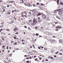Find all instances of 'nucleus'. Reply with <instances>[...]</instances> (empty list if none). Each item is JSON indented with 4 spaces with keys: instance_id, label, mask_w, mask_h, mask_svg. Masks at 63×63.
Here are the masks:
<instances>
[{
    "instance_id": "nucleus-1",
    "label": "nucleus",
    "mask_w": 63,
    "mask_h": 63,
    "mask_svg": "<svg viewBox=\"0 0 63 63\" xmlns=\"http://www.w3.org/2000/svg\"><path fill=\"white\" fill-rule=\"evenodd\" d=\"M37 18H36L35 19H34L33 20V25H36L37 23H38V22L37 21Z\"/></svg>"
},
{
    "instance_id": "nucleus-2",
    "label": "nucleus",
    "mask_w": 63,
    "mask_h": 63,
    "mask_svg": "<svg viewBox=\"0 0 63 63\" xmlns=\"http://www.w3.org/2000/svg\"><path fill=\"white\" fill-rule=\"evenodd\" d=\"M59 14L60 16H63V13H62L61 12H59Z\"/></svg>"
},
{
    "instance_id": "nucleus-3",
    "label": "nucleus",
    "mask_w": 63,
    "mask_h": 63,
    "mask_svg": "<svg viewBox=\"0 0 63 63\" xmlns=\"http://www.w3.org/2000/svg\"><path fill=\"white\" fill-rule=\"evenodd\" d=\"M38 22L40 23L41 22V21H42V19H40V17H38Z\"/></svg>"
},
{
    "instance_id": "nucleus-4",
    "label": "nucleus",
    "mask_w": 63,
    "mask_h": 63,
    "mask_svg": "<svg viewBox=\"0 0 63 63\" xmlns=\"http://www.w3.org/2000/svg\"><path fill=\"white\" fill-rule=\"evenodd\" d=\"M24 5L26 6H28V7H32V5H31V4H26L25 3L24 4Z\"/></svg>"
},
{
    "instance_id": "nucleus-5",
    "label": "nucleus",
    "mask_w": 63,
    "mask_h": 63,
    "mask_svg": "<svg viewBox=\"0 0 63 63\" xmlns=\"http://www.w3.org/2000/svg\"><path fill=\"white\" fill-rule=\"evenodd\" d=\"M29 23L30 24H33V23H32L31 22L32 21V20H30L29 21Z\"/></svg>"
},
{
    "instance_id": "nucleus-6",
    "label": "nucleus",
    "mask_w": 63,
    "mask_h": 63,
    "mask_svg": "<svg viewBox=\"0 0 63 63\" xmlns=\"http://www.w3.org/2000/svg\"><path fill=\"white\" fill-rule=\"evenodd\" d=\"M37 15L36 13V12H34L33 14H32V16H36Z\"/></svg>"
},
{
    "instance_id": "nucleus-7",
    "label": "nucleus",
    "mask_w": 63,
    "mask_h": 63,
    "mask_svg": "<svg viewBox=\"0 0 63 63\" xmlns=\"http://www.w3.org/2000/svg\"><path fill=\"white\" fill-rule=\"evenodd\" d=\"M58 11H59V12H62V11H63V10L62 9H59V10H58Z\"/></svg>"
},
{
    "instance_id": "nucleus-8",
    "label": "nucleus",
    "mask_w": 63,
    "mask_h": 63,
    "mask_svg": "<svg viewBox=\"0 0 63 63\" xmlns=\"http://www.w3.org/2000/svg\"><path fill=\"white\" fill-rule=\"evenodd\" d=\"M58 11V10H56L54 11V13H57Z\"/></svg>"
},
{
    "instance_id": "nucleus-9",
    "label": "nucleus",
    "mask_w": 63,
    "mask_h": 63,
    "mask_svg": "<svg viewBox=\"0 0 63 63\" xmlns=\"http://www.w3.org/2000/svg\"><path fill=\"white\" fill-rule=\"evenodd\" d=\"M42 17L43 18H46V15L44 14H43L42 15Z\"/></svg>"
},
{
    "instance_id": "nucleus-10",
    "label": "nucleus",
    "mask_w": 63,
    "mask_h": 63,
    "mask_svg": "<svg viewBox=\"0 0 63 63\" xmlns=\"http://www.w3.org/2000/svg\"><path fill=\"white\" fill-rule=\"evenodd\" d=\"M9 17L10 18V19H12V18L14 19V17H13V16H9Z\"/></svg>"
},
{
    "instance_id": "nucleus-11",
    "label": "nucleus",
    "mask_w": 63,
    "mask_h": 63,
    "mask_svg": "<svg viewBox=\"0 0 63 63\" xmlns=\"http://www.w3.org/2000/svg\"><path fill=\"white\" fill-rule=\"evenodd\" d=\"M55 40H53L51 41V43H53V42H55Z\"/></svg>"
},
{
    "instance_id": "nucleus-12",
    "label": "nucleus",
    "mask_w": 63,
    "mask_h": 63,
    "mask_svg": "<svg viewBox=\"0 0 63 63\" xmlns=\"http://www.w3.org/2000/svg\"><path fill=\"white\" fill-rule=\"evenodd\" d=\"M24 14H25V15H26V16H27V14L26 13V11H25L24 12Z\"/></svg>"
},
{
    "instance_id": "nucleus-13",
    "label": "nucleus",
    "mask_w": 63,
    "mask_h": 63,
    "mask_svg": "<svg viewBox=\"0 0 63 63\" xmlns=\"http://www.w3.org/2000/svg\"><path fill=\"white\" fill-rule=\"evenodd\" d=\"M59 41L60 43H61L62 42V40L61 39H60L59 40Z\"/></svg>"
},
{
    "instance_id": "nucleus-14",
    "label": "nucleus",
    "mask_w": 63,
    "mask_h": 63,
    "mask_svg": "<svg viewBox=\"0 0 63 63\" xmlns=\"http://www.w3.org/2000/svg\"><path fill=\"white\" fill-rule=\"evenodd\" d=\"M42 14H40V13H38V15H37V16H40V15H42Z\"/></svg>"
},
{
    "instance_id": "nucleus-15",
    "label": "nucleus",
    "mask_w": 63,
    "mask_h": 63,
    "mask_svg": "<svg viewBox=\"0 0 63 63\" xmlns=\"http://www.w3.org/2000/svg\"><path fill=\"white\" fill-rule=\"evenodd\" d=\"M59 0H57V4L58 5H59Z\"/></svg>"
},
{
    "instance_id": "nucleus-16",
    "label": "nucleus",
    "mask_w": 63,
    "mask_h": 63,
    "mask_svg": "<svg viewBox=\"0 0 63 63\" xmlns=\"http://www.w3.org/2000/svg\"><path fill=\"white\" fill-rule=\"evenodd\" d=\"M60 4L61 5H62L63 4V2H60Z\"/></svg>"
},
{
    "instance_id": "nucleus-17",
    "label": "nucleus",
    "mask_w": 63,
    "mask_h": 63,
    "mask_svg": "<svg viewBox=\"0 0 63 63\" xmlns=\"http://www.w3.org/2000/svg\"><path fill=\"white\" fill-rule=\"evenodd\" d=\"M16 29H17V28L16 27L15 29H14V31H16Z\"/></svg>"
},
{
    "instance_id": "nucleus-18",
    "label": "nucleus",
    "mask_w": 63,
    "mask_h": 63,
    "mask_svg": "<svg viewBox=\"0 0 63 63\" xmlns=\"http://www.w3.org/2000/svg\"><path fill=\"white\" fill-rule=\"evenodd\" d=\"M8 15H10L11 14V12H9L7 13Z\"/></svg>"
},
{
    "instance_id": "nucleus-19",
    "label": "nucleus",
    "mask_w": 63,
    "mask_h": 63,
    "mask_svg": "<svg viewBox=\"0 0 63 63\" xmlns=\"http://www.w3.org/2000/svg\"><path fill=\"white\" fill-rule=\"evenodd\" d=\"M56 18H58L59 19H60V18L59 17H58L57 16L56 17Z\"/></svg>"
},
{
    "instance_id": "nucleus-20",
    "label": "nucleus",
    "mask_w": 63,
    "mask_h": 63,
    "mask_svg": "<svg viewBox=\"0 0 63 63\" xmlns=\"http://www.w3.org/2000/svg\"><path fill=\"white\" fill-rule=\"evenodd\" d=\"M0 28H2V27H3V25H2V26H0Z\"/></svg>"
},
{
    "instance_id": "nucleus-21",
    "label": "nucleus",
    "mask_w": 63,
    "mask_h": 63,
    "mask_svg": "<svg viewBox=\"0 0 63 63\" xmlns=\"http://www.w3.org/2000/svg\"><path fill=\"white\" fill-rule=\"evenodd\" d=\"M55 24H57V23H58V22H55Z\"/></svg>"
},
{
    "instance_id": "nucleus-22",
    "label": "nucleus",
    "mask_w": 63,
    "mask_h": 63,
    "mask_svg": "<svg viewBox=\"0 0 63 63\" xmlns=\"http://www.w3.org/2000/svg\"><path fill=\"white\" fill-rule=\"evenodd\" d=\"M6 31H10V30L9 29H6Z\"/></svg>"
},
{
    "instance_id": "nucleus-23",
    "label": "nucleus",
    "mask_w": 63,
    "mask_h": 63,
    "mask_svg": "<svg viewBox=\"0 0 63 63\" xmlns=\"http://www.w3.org/2000/svg\"><path fill=\"white\" fill-rule=\"evenodd\" d=\"M50 58L51 59H53V57H51Z\"/></svg>"
},
{
    "instance_id": "nucleus-24",
    "label": "nucleus",
    "mask_w": 63,
    "mask_h": 63,
    "mask_svg": "<svg viewBox=\"0 0 63 63\" xmlns=\"http://www.w3.org/2000/svg\"><path fill=\"white\" fill-rule=\"evenodd\" d=\"M34 13H35V14H37V13H38V12L37 11H35L34 12Z\"/></svg>"
},
{
    "instance_id": "nucleus-25",
    "label": "nucleus",
    "mask_w": 63,
    "mask_h": 63,
    "mask_svg": "<svg viewBox=\"0 0 63 63\" xmlns=\"http://www.w3.org/2000/svg\"><path fill=\"white\" fill-rule=\"evenodd\" d=\"M24 16L25 17H26V18H27V16H26V15H24Z\"/></svg>"
},
{
    "instance_id": "nucleus-26",
    "label": "nucleus",
    "mask_w": 63,
    "mask_h": 63,
    "mask_svg": "<svg viewBox=\"0 0 63 63\" xmlns=\"http://www.w3.org/2000/svg\"><path fill=\"white\" fill-rule=\"evenodd\" d=\"M37 60H38V59L37 58H36L34 59V60H35V61H37Z\"/></svg>"
},
{
    "instance_id": "nucleus-27",
    "label": "nucleus",
    "mask_w": 63,
    "mask_h": 63,
    "mask_svg": "<svg viewBox=\"0 0 63 63\" xmlns=\"http://www.w3.org/2000/svg\"><path fill=\"white\" fill-rule=\"evenodd\" d=\"M32 43H34V41L33 40H32Z\"/></svg>"
},
{
    "instance_id": "nucleus-28",
    "label": "nucleus",
    "mask_w": 63,
    "mask_h": 63,
    "mask_svg": "<svg viewBox=\"0 0 63 63\" xmlns=\"http://www.w3.org/2000/svg\"><path fill=\"white\" fill-rule=\"evenodd\" d=\"M18 34V32H17L15 33V34Z\"/></svg>"
},
{
    "instance_id": "nucleus-29",
    "label": "nucleus",
    "mask_w": 63,
    "mask_h": 63,
    "mask_svg": "<svg viewBox=\"0 0 63 63\" xmlns=\"http://www.w3.org/2000/svg\"><path fill=\"white\" fill-rule=\"evenodd\" d=\"M2 40H3V41H4V38H2Z\"/></svg>"
},
{
    "instance_id": "nucleus-30",
    "label": "nucleus",
    "mask_w": 63,
    "mask_h": 63,
    "mask_svg": "<svg viewBox=\"0 0 63 63\" xmlns=\"http://www.w3.org/2000/svg\"><path fill=\"white\" fill-rule=\"evenodd\" d=\"M6 49H9V47H8V46H7Z\"/></svg>"
},
{
    "instance_id": "nucleus-31",
    "label": "nucleus",
    "mask_w": 63,
    "mask_h": 63,
    "mask_svg": "<svg viewBox=\"0 0 63 63\" xmlns=\"http://www.w3.org/2000/svg\"><path fill=\"white\" fill-rule=\"evenodd\" d=\"M36 36H38V35H39V34L38 33H36Z\"/></svg>"
},
{
    "instance_id": "nucleus-32",
    "label": "nucleus",
    "mask_w": 63,
    "mask_h": 63,
    "mask_svg": "<svg viewBox=\"0 0 63 63\" xmlns=\"http://www.w3.org/2000/svg\"><path fill=\"white\" fill-rule=\"evenodd\" d=\"M33 7H36V5H35V4L33 5Z\"/></svg>"
},
{
    "instance_id": "nucleus-33",
    "label": "nucleus",
    "mask_w": 63,
    "mask_h": 63,
    "mask_svg": "<svg viewBox=\"0 0 63 63\" xmlns=\"http://www.w3.org/2000/svg\"><path fill=\"white\" fill-rule=\"evenodd\" d=\"M29 61H28L26 62L27 63H29Z\"/></svg>"
},
{
    "instance_id": "nucleus-34",
    "label": "nucleus",
    "mask_w": 63,
    "mask_h": 63,
    "mask_svg": "<svg viewBox=\"0 0 63 63\" xmlns=\"http://www.w3.org/2000/svg\"><path fill=\"white\" fill-rule=\"evenodd\" d=\"M35 28L36 29H38V28H37V27H35Z\"/></svg>"
},
{
    "instance_id": "nucleus-35",
    "label": "nucleus",
    "mask_w": 63,
    "mask_h": 63,
    "mask_svg": "<svg viewBox=\"0 0 63 63\" xmlns=\"http://www.w3.org/2000/svg\"><path fill=\"white\" fill-rule=\"evenodd\" d=\"M21 16L22 17H23V15L22 14Z\"/></svg>"
},
{
    "instance_id": "nucleus-36",
    "label": "nucleus",
    "mask_w": 63,
    "mask_h": 63,
    "mask_svg": "<svg viewBox=\"0 0 63 63\" xmlns=\"http://www.w3.org/2000/svg\"><path fill=\"white\" fill-rule=\"evenodd\" d=\"M56 31H58V29H57L56 30Z\"/></svg>"
},
{
    "instance_id": "nucleus-37",
    "label": "nucleus",
    "mask_w": 63,
    "mask_h": 63,
    "mask_svg": "<svg viewBox=\"0 0 63 63\" xmlns=\"http://www.w3.org/2000/svg\"><path fill=\"white\" fill-rule=\"evenodd\" d=\"M62 28V27L61 26L59 27V29H61Z\"/></svg>"
},
{
    "instance_id": "nucleus-38",
    "label": "nucleus",
    "mask_w": 63,
    "mask_h": 63,
    "mask_svg": "<svg viewBox=\"0 0 63 63\" xmlns=\"http://www.w3.org/2000/svg\"><path fill=\"white\" fill-rule=\"evenodd\" d=\"M58 52H56L55 53V54H58Z\"/></svg>"
},
{
    "instance_id": "nucleus-39",
    "label": "nucleus",
    "mask_w": 63,
    "mask_h": 63,
    "mask_svg": "<svg viewBox=\"0 0 63 63\" xmlns=\"http://www.w3.org/2000/svg\"><path fill=\"white\" fill-rule=\"evenodd\" d=\"M14 38L15 39H16V37H14Z\"/></svg>"
},
{
    "instance_id": "nucleus-40",
    "label": "nucleus",
    "mask_w": 63,
    "mask_h": 63,
    "mask_svg": "<svg viewBox=\"0 0 63 63\" xmlns=\"http://www.w3.org/2000/svg\"><path fill=\"white\" fill-rule=\"evenodd\" d=\"M41 6H43L44 5V4L42 3H41Z\"/></svg>"
},
{
    "instance_id": "nucleus-41",
    "label": "nucleus",
    "mask_w": 63,
    "mask_h": 63,
    "mask_svg": "<svg viewBox=\"0 0 63 63\" xmlns=\"http://www.w3.org/2000/svg\"><path fill=\"white\" fill-rule=\"evenodd\" d=\"M36 4L37 5H38L39 4V3H37Z\"/></svg>"
},
{
    "instance_id": "nucleus-42",
    "label": "nucleus",
    "mask_w": 63,
    "mask_h": 63,
    "mask_svg": "<svg viewBox=\"0 0 63 63\" xmlns=\"http://www.w3.org/2000/svg\"><path fill=\"white\" fill-rule=\"evenodd\" d=\"M44 49L45 50H47V49L46 48H44Z\"/></svg>"
},
{
    "instance_id": "nucleus-43",
    "label": "nucleus",
    "mask_w": 63,
    "mask_h": 63,
    "mask_svg": "<svg viewBox=\"0 0 63 63\" xmlns=\"http://www.w3.org/2000/svg\"><path fill=\"white\" fill-rule=\"evenodd\" d=\"M10 2H11V3H13V2H14V1H10Z\"/></svg>"
},
{
    "instance_id": "nucleus-44",
    "label": "nucleus",
    "mask_w": 63,
    "mask_h": 63,
    "mask_svg": "<svg viewBox=\"0 0 63 63\" xmlns=\"http://www.w3.org/2000/svg\"><path fill=\"white\" fill-rule=\"evenodd\" d=\"M29 59V57L26 58V59Z\"/></svg>"
},
{
    "instance_id": "nucleus-45",
    "label": "nucleus",
    "mask_w": 63,
    "mask_h": 63,
    "mask_svg": "<svg viewBox=\"0 0 63 63\" xmlns=\"http://www.w3.org/2000/svg\"><path fill=\"white\" fill-rule=\"evenodd\" d=\"M24 27H25V28H27V26H25Z\"/></svg>"
},
{
    "instance_id": "nucleus-46",
    "label": "nucleus",
    "mask_w": 63,
    "mask_h": 63,
    "mask_svg": "<svg viewBox=\"0 0 63 63\" xmlns=\"http://www.w3.org/2000/svg\"><path fill=\"white\" fill-rule=\"evenodd\" d=\"M46 61H48V60L46 59L45 60Z\"/></svg>"
},
{
    "instance_id": "nucleus-47",
    "label": "nucleus",
    "mask_w": 63,
    "mask_h": 63,
    "mask_svg": "<svg viewBox=\"0 0 63 63\" xmlns=\"http://www.w3.org/2000/svg\"><path fill=\"white\" fill-rule=\"evenodd\" d=\"M59 54H60V55H62V53H59Z\"/></svg>"
},
{
    "instance_id": "nucleus-48",
    "label": "nucleus",
    "mask_w": 63,
    "mask_h": 63,
    "mask_svg": "<svg viewBox=\"0 0 63 63\" xmlns=\"http://www.w3.org/2000/svg\"><path fill=\"white\" fill-rule=\"evenodd\" d=\"M51 57L50 56H49L48 57V58H51Z\"/></svg>"
},
{
    "instance_id": "nucleus-49",
    "label": "nucleus",
    "mask_w": 63,
    "mask_h": 63,
    "mask_svg": "<svg viewBox=\"0 0 63 63\" xmlns=\"http://www.w3.org/2000/svg\"><path fill=\"white\" fill-rule=\"evenodd\" d=\"M4 22H3L1 23V24H4Z\"/></svg>"
},
{
    "instance_id": "nucleus-50",
    "label": "nucleus",
    "mask_w": 63,
    "mask_h": 63,
    "mask_svg": "<svg viewBox=\"0 0 63 63\" xmlns=\"http://www.w3.org/2000/svg\"><path fill=\"white\" fill-rule=\"evenodd\" d=\"M29 14L31 15V13L30 12L29 13Z\"/></svg>"
},
{
    "instance_id": "nucleus-51",
    "label": "nucleus",
    "mask_w": 63,
    "mask_h": 63,
    "mask_svg": "<svg viewBox=\"0 0 63 63\" xmlns=\"http://www.w3.org/2000/svg\"><path fill=\"white\" fill-rule=\"evenodd\" d=\"M30 59H32V57H30Z\"/></svg>"
},
{
    "instance_id": "nucleus-52",
    "label": "nucleus",
    "mask_w": 63,
    "mask_h": 63,
    "mask_svg": "<svg viewBox=\"0 0 63 63\" xmlns=\"http://www.w3.org/2000/svg\"><path fill=\"white\" fill-rule=\"evenodd\" d=\"M17 44V43L16 42L15 43V45H16Z\"/></svg>"
},
{
    "instance_id": "nucleus-53",
    "label": "nucleus",
    "mask_w": 63,
    "mask_h": 63,
    "mask_svg": "<svg viewBox=\"0 0 63 63\" xmlns=\"http://www.w3.org/2000/svg\"><path fill=\"white\" fill-rule=\"evenodd\" d=\"M28 28L29 29V30H31V29H30V27H29Z\"/></svg>"
},
{
    "instance_id": "nucleus-54",
    "label": "nucleus",
    "mask_w": 63,
    "mask_h": 63,
    "mask_svg": "<svg viewBox=\"0 0 63 63\" xmlns=\"http://www.w3.org/2000/svg\"><path fill=\"white\" fill-rule=\"evenodd\" d=\"M28 16H31V15H29Z\"/></svg>"
},
{
    "instance_id": "nucleus-55",
    "label": "nucleus",
    "mask_w": 63,
    "mask_h": 63,
    "mask_svg": "<svg viewBox=\"0 0 63 63\" xmlns=\"http://www.w3.org/2000/svg\"><path fill=\"white\" fill-rule=\"evenodd\" d=\"M38 47V49H41V48L40 47Z\"/></svg>"
},
{
    "instance_id": "nucleus-56",
    "label": "nucleus",
    "mask_w": 63,
    "mask_h": 63,
    "mask_svg": "<svg viewBox=\"0 0 63 63\" xmlns=\"http://www.w3.org/2000/svg\"><path fill=\"white\" fill-rule=\"evenodd\" d=\"M44 60H42V62H44Z\"/></svg>"
},
{
    "instance_id": "nucleus-57",
    "label": "nucleus",
    "mask_w": 63,
    "mask_h": 63,
    "mask_svg": "<svg viewBox=\"0 0 63 63\" xmlns=\"http://www.w3.org/2000/svg\"><path fill=\"white\" fill-rule=\"evenodd\" d=\"M8 61H9V62H11V61L10 60H8Z\"/></svg>"
},
{
    "instance_id": "nucleus-58",
    "label": "nucleus",
    "mask_w": 63,
    "mask_h": 63,
    "mask_svg": "<svg viewBox=\"0 0 63 63\" xmlns=\"http://www.w3.org/2000/svg\"><path fill=\"white\" fill-rule=\"evenodd\" d=\"M36 57L37 56H34V58H36Z\"/></svg>"
},
{
    "instance_id": "nucleus-59",
    "label": "nucleus",
    "mask_w": 63,
    "mask_h": 63,
    "mask_svg": "<svg viewBox=\"0 0 63 63\" xmlns=\"http://www.w3.org/2000/svg\"><path fill=\"white\" fill-rule=\"evenodd\" d=\"M14 11H15L16 12V9H14Z\"/></svg>"
},
{
    "instance_id": "nucleus-60",
    "label": "nucleus",
    "mask_w": 63,
    "mask_h": 63,
    "mask_svg": "<svg viewBox=\"0 0 63 63\" xmlns=\"http://www.w3.org/2000/svg\"><path fill=\"white\" fill-rule=\"evenodd\" d=\"M54 57H56V55H54Z\"/></svg>"
},
{
    "instance_id": "nucleus-61",
    "label": "nucleus",
    "mask_w": 63,
    "mask_h": 63,
    "mask_svg": "<svg viewBox=\"0 0 63 63\" xmlns=\"http://www.w3.org/2000/svg\"><path fill=\"white\" fill-rule=\"evenodd\" d=\"M39 59H40V60H41L42 59V58H39Z\"/></svg>"
},
{
    "instance_id": "nucleus-62",
    "label": "nucleus",
    "mask_w": 63,
    "mask_h": 63,
    "mask_svg": "<svg viewBox=\"0 0 63 63\" xmlns=\"http://www.w3.org/2000/svg\"><path fill=\"white\" fill-rule=\"evenodd\" d=\"M23 33H24V34L25 35V32H23Z\"/></svg>"
},
{
    "instance_id": "nucleus-63",
    "label": "nucleus",
    "mask_w": 63,
    "mask_h": 63,
    "mask_svg": "<svg viewBox=\"0 0 63 63\" xmlns=\"http://www.w3.org/2000/svg\"><path fill=\"white\" fill-rule=\"evenodd\" d=\"M3 30V29H0V31H2Z\"/></svg>"
},
{
    "instance_id": "nucleus-64",
    "label": "nucleus",
    "mask_w": 63,
    "mask_h": 63,
    "mask_svg": "<svg viewBox=\"0 0 63 63\" xmlns=\"http://www.w3.org/2000/svg\"><path fill=\"white\" fill-rule=\"evenodd\" d=\"M7 7H9V5H8L7 6Z\"/></svg>"
}]
</instances>
